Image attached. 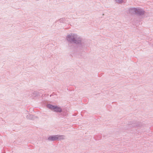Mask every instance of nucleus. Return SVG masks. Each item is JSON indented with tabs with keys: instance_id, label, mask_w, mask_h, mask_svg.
<instances>
[{
	"instance_id": "423d86ee",
	"label": "nucleus",
	"mask_w": 153,
	"mask_h": 153,
	"mask_svg": "<svg viewBox=\"0 0 153 153\" xmlns=\"http://www.w3.org/2000/svg\"><path fill=\"white\" fill-rule=\"evenodd\" d=\"M67 19V18H61L59 19V22L61 23H64L65 22V23H66V20Z\"/></svg>"
},
{
	"instance_id": "9d476101",
	"label": "nucleus",
	"mask_w": 153,
	"mask_h": 153,
	"mask_svg": "<svg viewBox=\"0 0 153 153\" xmlns=\"http://www.w3.org/2000/svg\"><path fill=\"white\" fill-rule=\"evenodd\" d=\"M34 93L36 92L35 91H34Z\"/></svg>"
},
{
	"instance_id": "39448f33",
	"label": "nucleus",
	"mask_w": 153,
	"mask_h": 153,
	"mask_svg": "<svg viewBox=\"0 0 153 153\" xmlns=\"http://www.w3.org/2000/svg\"><path fill=\"white\" fill-rule=\"evenodd\" d=\"M62 116H65L68 114V111L66 110L62 109V111L60 113Z\"/></svg>"
},
{
	"instance_id": "f257e3e1",
	"label": "nucleus",
	"mask_w": 153,
	"mask_h": 153,
	"mask_svg": "<svg viewBox=\"0 0 153 153\" xmlns=\"http://www.w3.org/2000/svg\"><path fill=\"white\" fill-rule=\"evenodd\" d=\"M66 39L68 42V47L70 49H72L74 47V43L76 45L77 50H81L85 47L84 43L82 42V39L77 34L70 33L67 35Z\"/></svg>"
},
{
	"instance_id": "6e6552de",
	"label": "nucleus",
	"mask_w": 153,
	"mask_h": 153,
	"mask_svg": "<svg viewBox=\"0 0 153 153\" xmlns=\"http://www.w3.org/2000/svg\"><path fill=\"white\" fill-rule=\"evenodd\" d=\"M116 1L119 3V4H121L122 3L123 1V0H115Z\"/></svg>"
},
{
	"instance_id": "7ed1b4c3",
	"label": "nucleus",
	"mask_w": 153,
	"mask_h": 153,
	"mask_svg": "<svg viewBox=\"0 0 153 153\" xmlns=\"http://www.w3.org/2000/svg\"><path fill=\"white\" fill-rule=\"evenodd\" d=\"M65 136L64 135H52L48 137V140L49 141H51L60 140L65 139Z\"/></svg>"
},
{
	"instance_id": "1a4fd4ad",
	"label": "nucleus",
	"mask_w": 153,
	"mask_h": 153,
	"mask_svg": "<svg viewBox=\"0 0 153 153\" xmlns=\"http://www.w3.org/2000/svg\"><path fill=\"white\" fill-rule=\"evenodd\" d=\"M133 126H137V125H134V124L133 125Z\"/></svg>"
},
{
	"instance_id": "20e7f679",
	"label": "nucleus",
	"mask_w": 153,
	"mask_h": 153,
	"mask_svg": "<svg viewBox=\"0 0 153 153\" xmlns=\"http://www.w3.org/2000/svg\"><path fill=\"white\" fill-rule=\"evenodd\" d=\"M130 13L135 12L138 15H143L144 14L145 11L142 9H137L135 8H131L129 9Z\"/></svg>"
},
{
	"instance_id": "0eeeda50",
	"label": "nucleus",
	"mask_w": 153,
	"mask_h": 153,
	"mask_svg": "<svg viewBox=\"0 0 153 153\" xmlns=\"http://www.w3.org/2000/svg\"><path fill=\"white\" fill-rule=\"evenodd\" d=\"M26 118L27 119L32 120L33 118V116L29 114H27L26 116Z\"/></svg>"
},
{
	"instance_id": "f03ea898",
	"label": "nucleus",
	"mask_w": 153,
	"mask_h": 153,
	"mask_svg": "<svg viewBox=\"0 0 153 153\" xmlns=\"http://www.w3.org/2000/svg\"><path fill=\"white\" fill-rule=\"evenodd\" d=\"M47 107L51 110L57 113H60L62 111V109L60 107L57 105L48 104L47 105Z\"/></svg>"
}]
</instances>
